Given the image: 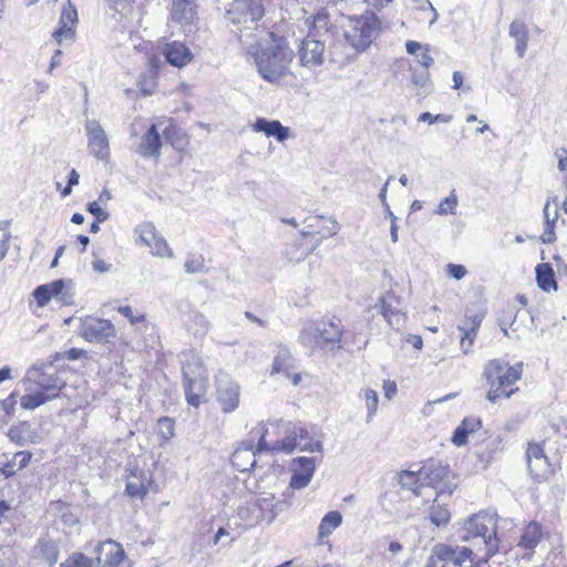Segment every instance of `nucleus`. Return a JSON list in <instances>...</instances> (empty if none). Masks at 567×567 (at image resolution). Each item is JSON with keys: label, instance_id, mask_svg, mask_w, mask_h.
<instances>
[{"label": "nucleus", "instance_id": "nucleus-1", "mask_svg": "<svg viewBox=\"0 0 567 567\" xmlns=\"http://www.w3.org/2000/svg\"><path fill=\"white\" fill-rule=\"evenodd\" d=\"M496 534V515L481 512L465 522L461 540L471 544L480 560L487 563L499 548Z\"/></svg>", "mask_w": 567, "mask_h": 567}, {"label": "nucleus", "instance_id": "nucleus-2", "mask_svg": "<svg viewBox=\"0 0 567 567\" xmlns=\"http://www.w3.org/2000/svg\"><path fill=\"white\" fill-rule=\"evenodd\" d=\"M522 372V363L511 365L502 359L488 360L483 371V378L488 385L486 399L493 404L502 399H509L518 390L516 382L520 380Z\"/></svg>", "mask_w": 567, "mask_h": 567}, {"label": "nucleus", "instance_id": "nucleus-3", "mask_svg": "<svg viewBox=\"0 0 567 567\" xmlns=\"http://www.w3.org/2000/svg\"><path fill=\"white\" fill-rule=\"evenodd\" d=\"M295 58L292 49L284 39H274L256 54L255 62L261 78L274 83L290 73V64Z\"/></svg>", "mask_w": 567, "mask_h": 567}, {"label": "nucleus", "instance_id": "nucleus-4", "mask_svg": "<svg viewBox=\"0 0 567 567\" xmlns=\"http://www.w3.org/2000/svg\"><path fill=\"white\" fill-rule=\"evenodd\" d=\"M342 28L346 42L357 53H363L380 35L382 24L374 13L365 12L360 16L347 17Z\"/></svg>", "mask_w": 567, "mask_h": 567}, {"label": "nucleus", "instance_id": "nucleus-5", "mask_svg": "<svg viewBox=\"0 0 567 567\" xmlns=\"http://www.w3.org/2000/svg\"><path fill=\"white\" fill-rule=\"evenodd\" d=\"M277 426H284L286 436L279 442H275L274 444H269L266 441V435L268 433L267 427L264 424L258 426L256 432L259 435V441L257 443V450L259 452L271 451V452H285L287 454L292 453L295 450H299L300 444L308 440V431L300 425H292L289 422L276 421Z\"/></svg>", "mask_w": 567, "mask_h": 567}, {"label": "nucleus", "instance_id": "nucleus-6", "mask_svg": "<svg viewBox=\"0 0 567 567\" xmlns=\"http://www.w3.org/2000/svg\"><path fill=\"white\" fill-rule=\"evenodd\" d=\"M135 244L147 247L150 252L158 258H173L174 252L166 239L152 221H142L134 228Z\"/></svg>", "mask_w": 567, "mask_h": 567}, {"label": "nucleus", "instance_id": "nucleus-7", "mask_svg": "<svg viewBox=\"0 0 567 567\" xmlns=\"http://www.w3.org/2000/svg\"><path fill=\"white\" fill-rule=\"evenodd\" d=\"M78 332L91 343H110L116 337V329L110 320L90 316L80 319Z\"/></svg>", "mask_w": 567, "mask_h": 567}, {"label": "nucleus", "instance_id": "nucleus-8", "mask_svg": "<svg viewBox=\"0 0 567 567\" xmlns=\"http://www.w3.org/2000/svg\"><path fill=\"white\" fill-rule=\"evenodd\" d=\"M341 336L342 330L337 323H309L301 331L299 340L305 347L313 348L316 346H322L326 343H337L341 340Z\"/></svg>", "mask_w": 567, "mask_h": 567}, {"label": "nucleus", "instance_id": "nucleus-9", "mask_svg": "<svg viewBox=\"0 0 567 567\" xmlns=\"http://www.w3.org/2000/svg\"><path fill=\"white\" fill-rule=\"evenodd\" d=\"M436 545L446 567L449 565L455 567H483L485 564L483 560H480L477 553L470 546H452L442 543Z\"/></svg>", "mask_w": 567, "mask_h": 567}, {"label": "nucleus", "instance_id": "nucleus-10", "mask_svg": "<svg viewBox=\"0 0 567 567\" xmlns=\"http://www.w3.org/2000/svg\"><path fill=\"white\" fill-rule=\"evenodd\" d=\"M420 468L423 486L435 488L439 496L444 494L451 495L453 493L454 487L444 482L449 473V467L442 462L431 460Z\"/></svg>", "mask_w": 567, "mask_h": 567}, {"label": "nucleus", "instance_id": "nucleus-11", "mask_svg": "<svg viewBox=\"0 0 567 567\" xmlns=\"http://www.w3.org/2000/svg\"><path fill=\"white\" fill-rule=\"evenodd\" d=\"M85 134L87 137V148L91 155L99 161H109L110 158V143L107 135L96 120H87L84 124Z\"/></svg>", "mask_w": 567, "mask_h": 567}, {"label": "nucleus", "instance_id": "nucleus-12", "mask_svg": "<svg viewBox=\"0 0 567 567\" xmlns=\"http://www.w3.org/2000/svg\"><path fill=\"white\" fill-rule=\"evenodd\" d=\"M216 384V396L223 412H234L239 405V385L224 372L217 375Z\"/></svg>", "mask_w": 567, "mask_h": 567}, {"label": "nucleus", "instance_id": "nucleus-13", "mask_svg": "<svg viewBox=\"0 0 567 567\" xmlns=\"http://www.w3.org/2000/svg\"><path fill=\"white\" fill-rule=\"evenodd\" d=\"M33 296L40 307L45 306L52 298L56 299L62 305H71L73 302L71 281H69L66 286V282L62 279L39 286L34 290Z\"/></svg>", "mask_w": 567, "mask_h": 567}, {"label": "nucleus", "instance_id": "nucleus-14", "mask_svg": "<svg viewBox=\"0 0 567 567\" xmlns=\"http://www.w3.org/2000/svg\"><path fill=\"white\" fill-rule=\"evenodd\" d=\"M257 430L258 427L252 429L248 437L240 442L231 455V464L239 472L250 471L256 464V453L259 452L257 446L255 447V440H259V435L256 434Z\"/></svg>", "mask_w": 567, "mask_h": 567}, {"label": "nucleus", "instance_id": "nucleus-15", "mask_svg": "<svg viewBox=\"0 0 567 567\" xmlns=\"http://www.w3.org/2000/svg\"><path fill=\"white\" fill-rule=\"evenodd\" d=\"M326 44L320 39L306 37L298 49L299 62L302 66L313 69L324 62Z\"/></svg>", "mask_w": 567, "mask_h": 567}, {"label": "nucleus", "instance_id": "nucleus-16", "mask_svg": "<svg viewBox=\"0 0 567 567\" xmlns=\"http://www.w3.org/2000/svg\"><path fill=\"white\" fill-rule=\"evenodd\" d=\"M78 11L75 7L68 0L66 6L63 7L59 20V28L53 32L52 37L59 45L65 42H73L75 40V25L78 23Z\"/></svg>", "mask_w": 567, "mask_h": 567}, {"label": "nucleus", "instance_id": "nucleus-17", "mask_svg": "<svg viewBox=\"0 0 567 567\" xmlns=\"http://www.w3.org/2000/svg\"><path fill=\"white\" fill-rule=\"evenodd\" d=\"M59 557V546L55 540L40 538L30 554V567H52Z\"/></svg>", "mask_w": 567, "mask_h": 567}, {"label": "nucleus", "instance_id": "nucleus-18", "mask_svg": "<svg viewBox=\"0 0 567 567\" xmlns=\"http://www.w3.org/2000/svg\"><path fill=\"white\" fill-rule=\"evenodd\" d=\"M97 563L100 567H132L122 546L111 539L100 545Z\"/></svg>", "mask_w": 567, "mask_h": 567}, {"label": "nucleus", "instance_id": "nucleus-19", "mask_svg": "<svg viewBox=\"0 0 567 567\" xmlns=\"http://www.w3.org/2000/svg\"><path fill=\"white\" fill-rule=\"evenodd\" d=\"M316 471V461L313 457L300 456L293 458L291 463L290 486L296 489L305 488L311 481Z\"/></svg>", "mask_w": 567, "mask_h": 567}, {"label": "nucleus", "instance_id": "nucleus-20", "mask_svg": "<svg viewBox=\"0 0 567 567\" xmlns=\"http://www.w3.org/2000/svg\"><path fill=\"white\" fill-rule=\"evenodd\" d=\"M152 483V473L150 471L132 466L127 476L126 492L130 496L144 498Z\"/></svg>", "mask_w": 567, "mask_h": 567}, {"label": "nucleus", "instance_id": "nucleus-21", "mask_svg": "<svg viewBox=\"0 0 567 567\" xmlns=\"http://www.w3.org/2000/svg\"><path fill=\"white\" fill-rule=\"evenodd\" d=\"M162 53L171 65L178 69L186 66L193 60L192 51L179 41L167 42Z\"/></svg>", "mask_w": 567, "mask_h": 567}, {"label": "nucleus", "instance_id": "nucleus-22", "mask_svg": "<svg viewBox=\"0 0 567 567\" xmlns=\"http://www.w3.org/2000/svg\"><path fill=\"white\" fill-rule=\"evenodd\" d=\"M526 458L528 470L533 476L544 477L550 472V465L540 444H529L526 451Z\"/></svg>", "mask_w": 567, "mask_h": 567}, {"label": "nucleus", "instance_id": "nucleus-23", "mask_svg": "<svg viewBox=\"0 0 567 567\" xmlns=\"http://www.w3.org/2000/svg\"><path fill=\"white\" fill-rule=\"evenodd\" d=\"M196 0H173L171 9V21L181 24L183 28L192 24L197 17Z\"/></svg>", "mask_w": 567, "mask_h": 567}, {"label": "nucleus", "instance_id": "nucleus-24", "mask_svg": "<svg viewBox=\"0 0 567 567\" xmlns=\"http://www.w3.org/2000/svg\"><path fill=\"white\" fill-rule=\"evenodd\" d=\"M184 390L187 403L199 406L208 390V377L184 380Z\"/></svg>", "mask_w": 567, "mask_h": 567}, {"label": "nucleus", "instance_id": "nucleus-25", "mask_svg": "<svg viewBox=\"0 0 567 567\" xmlns=\"http://www.w3.org/2000/svg\"><path fill=\"white\" fill-rule=\"evenodd\" d=\"M254 132H262L266 136L275 137L278 142H285L290 137V128L284 126L279 121H268L265 117H259L252 125Z\"/></svg>", "mask_w": 567, "mask_h": 567}, {"label": "nucleus", "instance_id": "nucleus-26", "mask_svg": "<svg viewBox=\"0 0 567 567\" xmlns=\"http://www.w3.org/2000/svg\"><path fill=\"white\" fill-rule=\"evenodd\" d=\"M162 142L156 125H152L143 135L136 153L142 157H158L161 154Z\"/></svg>", "mask_w": 567, "mask_h": 567}, {"label": "nucleus", "instance_id": "nucleus-27", "mask_svg": "<svg viewBox=\"0 0 567 567\" xmlns=\"http://www.w3.org/2000/svg\"><path fill=\"white\" fill-rule=\"evenodd\" d=\"M305 25L308 29L307 37L319 39L330 29L329 13L324 9H320L316 14L305 19Z\"/></svg>", "mask_w": 567, "mask_h": 567}, {"label": "nucleus", "instance_id": "nucleus-28", "mask_svg": "<svg viewBox=\"0 0 567 567\" xmlns=\"http://www.w3.org/2000/svg\"><path fill=\"white\" fill-rule=\"evenodd\" d=\"M393 302H398L394 297L380 298L374 309L383 316L391 328H399L403 322L404 316Z\"/></svg>", "mask_w": 567, "mask_h": 567}, {"label": "nucleus", "instance_id": "nucleus-29", "mask_svg": "<svg viewBox=\"0 0 567 567\" xmlns=\"http://www.w3.org/2000/svg\"><path fill=\"white\" fill-rule=\"evenodd\" d=\"M482 422L478 417H465L461 424L454 430L452 443L456 446H463L467 443L470 435L481 429Z\"/></svg>", "mask_w": 567, "mask_h": 567}, {"label": "nucleus", "instance_id": "nucleus-30", "mask_svg": "<svg viewBox=\"0 0 567 567\" xmlns=\"http://www.w3.org/2000/svg\"><path fill=\"white\" fill-rule=\"evenodd\" d=\"M182 364L184 380L208 377L200 359L196 353L192 351L184 353V360L182 361Z\"/></svg>", "mask_w": 567, "mask_h": 567}, {"label": "nucleus", "instance_id": "nucleus-31", "mask_svg": "<svg viewBox=\"0 0 567 567\" xmlns=\"http://www.w3.org/2000/svg\"><path fill=\"white\" fill-rule=\"evenodd\" d=\"M509 35L516 42V53L519 58L525 55L528 44V30L523 21L515 20L511 23Z\"/></svg>", "mask_w": 567, "mask_h": 567}, {"label": "nucleus", "instance_id": "nucleus-32", "mask_svg": "<svg viewBox=\"0 0 567 567\" xmlns=\"http://www.w3.org/2000/svg\"><path fill=\"white\" fill-rule=\"evenodd\" d=\"M535 271L537 285L542 290L547 292L557 290L555 274L549 264H538Z\"/></svg>", "mask_w": 567, "mask_h": 567}, {"label": "nucleus", "instance_id": "nucleus-33", "mask_svg": "<svg viewBox=\"0 0 567 567\" xmlns=\"http://www.w3.org/2000/svg\"><path fill=\"white\" fill-rule=\"evenodd\" d=\"M343 517L342 514L338 511H331L327 513L318 527V537L319 539H323L329 537L341 524Z\"/></svg>", "mask_w": 567, "mask_h": 567}, {"label": "nucleus", "instance_id": "nucleus-34", "mask_svg": "<svg viewBox=\"0 0 567 567\" xmlns=\"http://www.w3.org/2000/svg\"><path fill=\"white\" fill-rule=\"evenodd\" d=\"M238 39L247 53L251 54L254 58H256V54H258L260 50L264 49L258 34L249 27H245L243 30H240Z\"/></svg>", "mask_w": 567, "mask_h": 567}, {"label": "nucleus", "instance_id": "nucleus-35", "mask_svg": "<svg viewBox=\"0 0 567 567\" xmlns=\"http://www.w3.org/2000/svg\"><path fill=\"white\" fill-rule=\"evenodd\" d=\"M399 484L406 489L414 492L416 495H421V488L423 478H421V468L417 471H402L398 475Z\"/></svg>", "mask_w": 567, "mask_h": 567}, {"label": "nucleus", "instance_id": "nucleus-36", "mask_svg": "<svg viewBox=\"0 0 567 567\" xmlns=\"http://www.w3.org/2000/svg\"><path fill=\"white\" fill-rule=\"evenodd\" d=\"M405 49L409 54L415 55L417 62L425 69H429L433 64L434 60L429 53L427 44L410 40L405 43Z\"/></svg>", "mask_w": 567, "mask_h": 567}, {"label": "nucleus", "instance_id": "nucleus-37", "mask_svg": "<svg viewBox=\"0 0 567 567\" xmlns=\"http://www.w3.org/2000/svg\"><path fill=\"white\" fill-rule=\"evenodd\" d=\"M56 398V393H45L43 391H37L22 395L20 404L23 409L34 410L44 403Z\"/></svg>", "mask_w": 567, "mask_h": 567}, {"label": "nucleus", "instance_id": "nucleus-38", "mask_svg": "<svg viewBox=\"0 0 567 567\" xmlns=\"http://www.w3.org/2000/svg\"><path fill=\"white\" fill-rule=\"evenodd\" d=\"M359 398L364 402L367 409V422H371L379 410V394L371 388H363L359 392Z\"/></svg>", "mask_w": 567, "mask_h": 567}, {"label": "nucleus", "instance_id": "nucleus-39", "mask_svg": "<svg viewBox=\"0 0 567 567\" xmlns=\"http://www.w3.org/2000/svg\"><path fill=\"white\" fill-rule=\"evenodd\" d=\"M554 203H555V209H554L551 219H548V206L550 204L549 200L546 202L544 209H543L546 227L542 235V240H543V243H546V244H551L556 239V235L554 231L555 224L558 219V204H557L556 197L554 198Z\"/></svg>", "mask_w": 567, "mask_h": 567}, {"label": "nucleus", "instance_id": "nucleus-40", "mask_svg": "<svg viewBox=\"0 0 567 567\" xmlns=\"http://www.w3.org/2000/svg\"><path fill=\"white\" fill-rule=\"evenodd\" d=\"M411 86L417 96H427L432 93L433 83L427 72L413 73L411 78Z\"/></svg>", "mask_w": 567, "mask_h": 567}, {"label": "nucleus", "instance_id": "nucleus-41", "mask_svg": "<svg viewBox=\"0 0 567 567\" xmlns=\"http://www.w3.org/2000/svg\"><path fill=\"white\" fill-rule=\"evenodd\" d=\"M542 530L538 524L530 523L526 526L519 542V546L533 550L539 543Z\"/></svg>", "mask_w": 567, "mask_h": 567}, {"label": "nucleus", "instance_id": "nucleus-42", "mask_svg": "<svg viewBox=\"0 0 567 567\" xmlns=\"http://www.w3.org/2000/svg\"><path fill=\"white\" fill-rule=\"evenodd\" d=\"M458 197L455 189H452L450 195L440 202L434 213L440 216H445L449 214L456 215Z\"/></svg>", "mask_w": 567, "mask_h": 567}, {"label": "nucleus", "instance_id": "nucleus-43", "mask_svg": "<svg viewBox=\"0 0 567 567\" xmlns=\"http://www.w3.org/2000/svg\"><path fill=\"white\" fill-rule=\"evenodd\" d=\"M236 11L248 10L249 20L251 23L257 22L262 17L260 6L252 0H238L234 6Z\"/></svg>", "mask_w": 567, "mask_h": 567}, {"label": "nucleus", "instance_id": "nucleus-44", "mask_svg": "<svg viewBox=\"0 0 567 567\" xmlns=\"http://www.w3.org/2000/svg\"><path fill=\"white\" fill-rule=\"evenodd\" d=\"M430 519L436 526L446 525L450 520V512L444 505L434 501L430 511Z\"/></svg>", "mask_w": 567, "mask_h": 567}, {"label": "nucleus", "instance_id": "nucleus-45", "mask_svg": "<svg viewBox=\"0 0 567 567\" xmlns=\"http://www.w3.org/2000/svg\"><path fill=\"white\" fill-rule=\"evenodd\" d=\"M61 567H94L93 560L83 554L74 553L66 558Z\"/></svg>", "mask_w": 567, "mask_h": 567}, {"label": "nucleus", "instance_id": "nucleus-46", "mask_svg": "<svg viewBox=\"0 0 567 567\" xmlns=\"http://www.w3.org/2000/svg\"><path fill=\"white\" fill-rule=\"evenodd\" d=\"M37 384L42 389L45 393H56V398L59 396V391L62 385L58 384V380L52 377L42 374L37 380Z\"/></svg>", "mask_w": 567, "mask_h": 567}, {"label": "nucleus", "instance_id": "nucleus-47", "mask_svg": "<svg viewBox=\"0 0 567 567\" xmlns=\"http://www.w3.org/2000/svg\"><path fill=\"white\" fill-rule=\"evenodd\" d=\"M10 223L7 220L0 221V260H2L9 249Z\"/></svg>", "mask_w": 567, "mask_h": 567}, {"label": "nucleus", "instance_id": "nucleus-48", "mask_svg": "<svg viewBox=\"0 0 567 567\" xmlns=\"http://www.w3.org/2000/svg\"><path fill=\"white\" fill-rule=\"evenodd\" d=\"M158 435L164 442L169 441L174 436V421L169 417H161L158 420Z\"/></svg>", "mask_w": 567, "mask_h": 567}, {"label": "nucleus", "instance_id": "nucleus-49", "mask_svg": "<svg viewBox=\"0 0 567 567\" xmlns=\"http://www.w3.org/2000/svg\"><path fill=\"white\" fill-rule=\"evenodd\" d=\"M289 361H290L289 352L286 350L280 351L274 360L271 373H279V372L286 371L288 369Z\"/></svg>", "mask_w": 567, "mask_h": 567}, {"label": "nucleus", "instance_id": "nucleus-50", "mask_svg": "<svg viewBox=\"0 0 567 567\" xmlns=\"http://www.w3.org/2000/svg\"><path fill=\"white\" fill-rule=\"evenodd\" d=\"M87 357V351L79 348H71L64 352H56L55 360L66 359L70 361L80 360Z\"/></svg>", "mask_w": 567, "mask_h": 567}, {"label": "nucleus", "instance_id": "nucleus-51", "mask_svg": "<svg viewBox=\"0 0 567 567\" xmlns=\"http://www.w3.org/2000/svg\"><path fill=\"white\" fill-rule=\"evenodd\" d=\"M420 122H427L429 124H434V123H450L452 121V115H449V114H436V115H433L432 113L430 112H423L419 115V118H417Z\"/></svg>", "mask_w": 567, "mask_h": 567}, {"label": "nucleus", "instance_id": "nucleus-52", "mask_svg": "<svg viewBox=\"0 0 567 567\" xmlns=\"http://www.w3.org/2000/svg\"><path fill=\"white\" fill-rule=\"evenodd\" d=\"M551 427L557 434L567 439V415L553 417Z\"/></svg>", "mask_w": 567, "mask_h": 567}, {"label": "nucleus", "instance_id": "nucleus-53", "mask_svg": "<svg viewBox=\"0 0 567 567\" xmlns=\"http://www.w3.org/2000/svg\"><path fill=\"white\" fill-rule=\"evenodd\" d=\"M424 567H446L437 545L433 546Z\"/></svg>", "mask_w": 567, "mask_h": 567}, {"label": "nucleus", "instance_id": "nucleus-54", "mask_svg": "<svg viewBox=\"0 0 567 567\" xmlns=\"http://www.w3.org/2000/svg\"><path fill=\"white\" fill-rule=\"evenodd\" d=\"M299 451L309 453L322 452V443L320 441H315L308 436V440H305L300 444Z\"/></svg>", "mask_w": 567, "mask_h": 567}, {"label": "nucleus", "instance_id": "nucleus-55", "mask_svg": "<svg viewBox=\"0 0 567 567\" xmlns=\"http://www.w3.org/2000/svg\"><path fill=\"white\" fill-rule=\"evenodd\" d=\"M501 328L505 336L511 339H519L520 334L518 333V327L516 326L515 320L511 322L508 326L504 319L501 321Z\"/></svg>", "mask_w": 567, "mask_h": 567}, {"label": "nucleus", "instance_id": "nucleus-56", "mask_svg": "<svg viewBox=\"0 0 567 567\" xmlns=\"http://www.w3.org/2000/svg\"><path fill=\"white\" fill-rule=\"evenodd\" d=\"M87 210L90 214L95 216L99 221H104L109 218V214L96 202L90 203L87 205Z\"/></svg>", "mask_w": 567, "mask_h": 567}, {"label": "nucleus", "instance_id": "nucleus-57", "mask_svg": "<svg viewBox=\"0 0 567 567\" xmlns=\"http://www.w3.org/2000/svg\"><path fill=\"white\" fill-rule=\"evenodd\" d=\"M137 86L143 96H151L154 94L155 82L153 79L148 81L145 79H141L137 83Z\"/></svg>", "mask_w": 567, "mask_h": 567}, {"label": "nucleus", "instance_id": "nucleus-58", "mask_svg": "<svg viewBox=\"0 0 567 567\" xmlns=\"http://www.w3.org/2000/svg\"><path fill=\"white\" fill-rule=\"evenodd\" d=\"M31 457H32V454L30 452L21 451L14 455L13 462L16 465H18L19 470H22L29 464V462L31 461Z\"/></svg>", "mask_w": 567, "mask_h": 567}, {"label": "nucleus", "instance_id": "nucleus-59", "mask_svg": "<svg viewBox=\"0 0 567 567\" xmlns=\"http://www.w3.org/2000/svg\"><path fill=\"white\" fill-rule=\"evenodd\" d=\"M447 271L449 275L456 280L462 279L466 275V268L462 265L449 264Z\"/></svg>", "mask_w": 567, "mask_h": 567}, {"label": "nucleus", "instance_id": "nucleus-60", "mask_svg": "<svg viewBox=\"0 0 567 567\" xmlns=\"http://www.w3.org/2000/svg\"><path fill=\"white\" fill-rule=\"evenodd\" d=\"M117 311L122 316L126 317L131 321V323H133V324L137 323V322H140V321H142L144 319V316H142V315L141 316H134L133 315V310H132V308L130 306H121V307H118Z\"/></svg>", "mask_w": 567, "mask_h": 567}, {"label": "nucleus", "instance_id": "nucleus-61", "mask_svg": "<svg viewBox=\"0 0 567 567\" xmlns=\"http://www.w3.org/2000/svg\"><path fill=\"white\" fill-rule=\"evenodd\" d=\"M417 9L422 10V11L429 10L432 12V19L430 20V25H432L439 18V14H437L435 8L429 0H420L419 4H417Z\"/></svg>", "mask_w": 567, "mask_h": 567}, {"label": "nucleus", "instance_id": "nucleus-62", "mask_svg": "<svg viewBox=\"0 0 567 567\" xmlns=\"http://www.w3.org/2000/svg\"><path fill=\"white\" fill-rule=\"evenodd\" d=\"M396 390H398V386L394 381L385 380L383 382V391H384V396L386 399H389V400L392 399V396L396 393Z\"/></svg>", "mask_w": 567, "mask_h": 567}, {"label": "nucleus", "instance_id": "nucleus-63", "mask_svg": "<svg viewBox=\"0 0 567 567\" xmlns=\"http://www.w3.org/2000/svg\"><path fill=\"white\" fill-rule=\"evenodd\" d=\"M184 267L188 274H195V272L200 271L203 266L200 262H198L196 260H186Z\"/></svg>", "mask_w": 567, "mask_h": 567}, {"label": "nucleus", "instance_id": "nucleus-64", "mask_svg": "<svg viewBox=\"0 0 567 567\" xmlns=\"http://www.w3.org/2000/svg\"><path fill=\"white\" fill-rule=\"evenodd\" d=\"M405 341L410 344H412L415 349L421 350L423 347V340L421 336L417 334H409L405 339Z\"/></svg>", "mask_w": 567, "mask_h": 567}]
</instances>
